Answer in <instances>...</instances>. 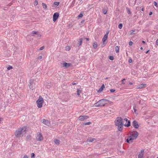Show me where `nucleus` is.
<instances>
[{"label":"nucleus","mask_w":158,"mask_h":158,"mask_svg":"<svg viewBox=\"0 0 158 158\" xmlns=\"http://www.w3.org/2000/svg\"><path fill=\"white\" fill-rule=\"evenodd\" d=\"M83 16V14L81 13L78 16V18H82V17Z\"/></svg>","instance_id":"f704fd0d"},{"label":"nucleus","mask_w":158,"mask_h":158,"mask_svg":"<svg viewBox=\"0 0 158 158\" xmlns=\"http://www.w3.org/2000/svg\"><path fill=\"white\" fill-rule=\"evenodd\" d=\"M146 85V84H142L137 87V88L138 89H142L143 88H144L145 85Z\"/></svg>","instance_id":"4468645a"},{"label":"nucleus","mask_w":158,"mask_h":158,"mask_svg":"<svg viewBox=\"0 0 158 158\" xmlns=\"http://www.w3.org/2000/svg\"><path fill=\"white\" fill-rule=\"evenodd\" d=\"M88 118V117L87 116L82 115L80 116L78 119L79 120L83 121L85 119H87Z\"/></svg>","instance_id":"9b49d317"},{"label":"nucleus","mask_w":158,"mask_h":158,"mask_svg":"<svg viewBox=\"0 0 158 158\" xmlns=\"http://www.w3.org/2000/svg\"><path fill=\"white\" fill-rule=\"evenodd\" d=\"M44 46H42L40 48L39 50H40V51L42 50L43 49H44Z\"/></svg>","instance_id":"37998d69"},{"label":"nucleus","mask_w":158,"mask_h":158,"mask_svg":"<svg viewBox=\"0 0 158 158\" xmlns=\"http://www.w3.org/2000/svg\"><path fill=\"white\" fill-rule=\"evenodd\" d=\"M134 112H136V110L134 108Z\"/></svg>","instance_id":"69168bd1"},{"label":"nucleus","mask_w":158,"mask_h":158,"mask_svg":"<svg viewBox=\"0 0 158 158\" xmlns=\"http://www.w3.org/2000/svg\"><path fill=\"white\" fill-rule=\"evenodd\" d=\"M115 49L116 53H118L119 52V48L118 46L115 47Z\"/></svg>","instance_id":"5701e85b"},{"label":"nucleus","mask_w":158,"mask_h":158,"mask_svg":"<svg viewBox=\"0 0 158 158\" xmlns=\"http://www.w3.org/2000/svg\"><path fill=\"white\" fill-rule=\"evenodd\" d=\"M85 39H86V40H87V41H89V38H85Z\"/></svg>","instance_id":"6e6d98bb"},{"label":"nucleus","mask_w":158,"mask_h":158,"mask_svg":"<svg viewBox=\"0 0 158 158\" xmlns=\"http://www.w3.org/2000/svg\"><path fill=\"white\" fill-rule=\"evenodd\" d=\"M118 27L120 29H121L123 27V24L122 23H120L118 26Z\"/></svg>","instance_id":"2f4dec72"},{"label":"nucleus","mask_w":158,"mask_h":158,"mask_svg":"<svg viewBox=\"0 0 158 158\" xmlns=\"http://www.w3.org/2000/svg\"><path fill=\"white\" fill-rule=\"evenodd\" d=\"M84 21H82L81 22V23H83V22Z\"/></svg>","instance_id":"774afa93"},{"label":"nucleus","mask_w":158,"mask_h":158,"mask_svg":"<svg viewBox=\"0 0 158 158\" xmlns=\"http://www.w3.org/2000/svg\"><path fill=\"white\" fill-rule=\"evenodd\" d=\"M109 59L111 60H113L114 59V58L113 56H110L109 57Z\"/></svg>","instance_id":"72a5a7b5"},{"label":"nucleus","mask_w":158,"mask_h":158,"mask_svg":"<svg viewBox=\"0 0 158 158\" xmlns=\"http://www.w3.org/2000/svg\"><path fill=\"white\" fill-rule=\"evenodd\" d=\"M128 123L127 124H125L124 125L127 127H129L131 125V123L130 121L129 120H128L127 121Z\"/></svg>","instance_id":"4be33fe9"},{"label":"nucleus","mask_w":158,"mask_h":158,"mask_svg":"<svg viewBox=\"0 0 158 158\" xmlns=\"http://www.w3.org/2000/svg\"><path fill=\"white\" fill-rule=\"evenodd\" d=\"M152 14V12H150L149 13V15H151Z\"/></svg>","instance_id":"603ef678"},{"label":"nucleus","mask_w":158,"mask_h":158,"mask_svg":"<svg viewBox=\"0 0 158 158\" xmlns=\"http://www.w3.org/2000/svg\"><path fill=\"white\" fill-rule=\"evenodd\" d=\"M141 10L142 11H143L144 10V8H142Z\"/></svg>","instance_id":"13d9d810"},{"label":"nucleus","mask_w":158,"mask_h":158,"mask_svg":"<svg viewBox=\"0 0 158 158\" xmlns=\"http://www.w3.org/2000/svg\"><path fill=\"white\" fill-rule=\"evenodd\" d=\"M60 4V2H55L54 3V5L56 6H58Z\"/></svg>","instance_id":"473e14b6"},{"label":"nucleus","mask_w":158,"mask_h":158,"mask_svg":"<svg viewBox=\"0 0 158 158\" xmlns=\"http://www.w3.org/2000/svg\"><path fill=\"white\" fill-rule=\"evenodd\" d=\"M43 102L44 100L43 98L41 96H40L39 99L36 101L37 107L39 108H41L42 106Z\"/></svg>","instance_id":"20e7f679"},{"label":"nucleus","mask_w":158,"mask_h":158,"mask_svg":"<svg viewBox=\"0 0 158 158\" xmlns=\"http://www.w3.org/2000/svg\"><path fill=\"white\" fill-rule=\"evenodd\" d=\"M126 80V79L125 78H124L122 80V84H125V83L123 82L124 81V80Z\"/></svg>","instance_id":"de8ad7c7"},{"label":"nucleus","mask_w":158,"mask_h":158,"mask_svg":"<svg viewBox=\"0 0 158 158\" xmlns=\"http://www.w3.org/2000/svg\"><path fill=\"white\" fill-rule=\"evenodd\" d=\"M59 16V14L58 13H55L53 15V21L55 22L58 18Z\"/></svg>","instance_id":"6e6552de"},{"label":"nucleus","mask_w":158,"mask_h":158,"mask_svg":"<svg viewBox=\"0 0 158 158\" xmlns=\"http://www.w3.org/2000/svg\"><path fill=\"white\" fill-rule=\"evenodd\" d=\"M139 135L138 133L136 131H135L131 132V135L130 136V137L132 138V140L136 139L138 137Z\"/></svg>","instance_id":"39448f33"},{"label":"nucleus","mask_w":158,"mask_h":158,"mask_svg":"<svg viewBox=\"0 0 158 158\" xmlns=\"http://www.w3.org/2000/svg\"><path fill=\"white\" fill-rule=\"evenodd\" d=\"M42 58V56H39L38 57V60H40V59H41Z\"/></svg>","instance_id":"49530a36"},{"label":"nucleus","mask_w":158,"mask_h":158,"mask_svg":"<svg viewBox=\"0 0 158 158\" xmlns=\"http://www.w3.org/2000/svg\"><path fill=\"white\" fill-rule=\"evenodd\" d=\"M35 156V154L34 153H32L31 154V158H34Z\"/></svg>","instance_id":"4c0bfd02"},{"label":"nucleus","mask_w":158,"mask_h":158,"mask_svg":"<svg viewBox=\"0 0 158 158\" xmlns=\"http://www.w3.org/2000/svg\"><path fill=\"white\" fill-rule=\"evenodd\" d=\"M37 141H41L43 139V137L42 134L39 132L37 133V135L36 137Z\"/></svg>","instance_id":"423d86ee"},{"label":"nucleus","mask_w":158,"mask_h":158,"mask_svg":"<svg viewBox=\"0 0 158 158\" xmlns=\"http://www.w3.org/2000/svg\"><path fill=\"white\" fill-rule=\"evenodd\" d=\"M132 138H131L130 136H129V138H128L127 139H126V142L128 143H130V141L131 142H132Z\"/></svg>","instance_id":"6ab92c4d"},{"label":"nucleus","mask_w":158,"mask_h":158,"mask_svg":"<svg viewBox=\"0 0 158 158\" xmlns=\"http://www.w3.org/2000/svg\"><path fill=\"white\" fill-rule=\"evenodd\" d=\"M144 152V150H141V153H143Z\"/></svg>","instance_id":"4d7b16f0"},{"label":"nucleus","mask_w":158,"mask_h":158,"mask_svg":"<svg viewBox=\"0 0 158 158\" xmlns=\"http://www.w3.org/2000/svg\"><path fill=\"white\" fill-rule=\"evenodd\" d=\"M70 47L69 46H67L66 47V49L67 50L69 51L70 49Z\"/></svg>","instance_id":"a19ab883"},{"label":"nucleus","mask_w":158,"mask_h":158,"mask_svg":"<svg viewBox=\"0 0 158 158\" xmlns=\"http://www.w3.org/2000/svg\"><path fill=\"white\" fill-rule=\"evenodd\" d=\"M152 23V22H148L147 23H146V27H149L150 26V25Z\"/></svg>","instance_id":"c85d7f7f"},{"label":"nucleus","mask_w":158,"mask_h":158,"mask_svg":"<svg viewBox=\"0 0 158 158\" xmlns=\"http://www.w3.org/2000/svg\"><path fill=\"white\" fill-rule=\"evenodd\" d=\"M110 91L111 92H114L115 91V89H110Z\"/></svg>","instance_id":"c03bdc74"},{"label":"nucleus","mask_w":158,"mask_h":158,"mask_svg":"<svg viewBox=\"0 0 158 158\" xmlns=\"http://www.w3.org/2000/svg\"><path fill=\"white\" fill-rule=\"evenodd\" d=\"M124 120L126 122H127L128 120L127 118H125L124 119H123V121Z\"/></svg>","instance_id":"8fccbe9b"},{"label":"nucleus","mask_w":158,"mask_h":158,"mask_svg":"<svg viewBox=\"0 0 158 158\" xmlns=\"http://www.w3.org/2000/svg\"><path fill=\"white\" fill-rule=\"evenodd\" d=\"M81 92V90L79 89H78L77 90V95L79 96L80 95V93Z\"/></svg>","instance_id":"cd10ccee"},{"label":"nucleus","mask_w":158,"mask_h":158,"mask_svg":"<svg viewBox=\"0 0 158 158\" xmlns=\"http://www.w3.org/2000/svg\"><path fill=\"white\" fill-rule=\"evenodd\" d=\"M28 157L27 155H25L23 157V158H28Z\"/></svg>","instance_id":"3c124183"},{"label":"nucleus","mask_w":158,"mask_h":158,"mask_svg":"<svg viewBox=\"0 0 158 158\" xmlns=\"http://www.w3.org/2000/svg\"><path fill=\"white\" fill-rule=\"evenodd\" d=\"M33 82L34 80L33 79L30 80L29 81V84L28 85L29 88L32 90H33L34 89L33 85H34L35 84Z\"/></svg>","instance_id":"0eeeda50"},{"label":"nucleus","mask_w":158,"mask_h":158,"mask_svg":"<svg viewBox=\"0 0 158 158\" xmlns=\"http://www.w3.org/2000/svg\"><path fill=\"white\" fill-rule=\"evenodd\" d=\"M143 153H140L138 155V158H142L143 156Z\"/></svg>","instance_id":"b1692460"},{"label":"nucleus","mask_w":158,"mask_h":158,"mask_svg":"<svg viewBox=\"0 0 158 158\" xmlns=\"http://www.w3.org/2000/svg\"><path fill=\"white\" fill-rule=\"evenodd\" d=\"M129 84L130 85H131L133 84V83L131 82H130L129 83Z\"/></svg>","instance_id":"0e129e2a"},{"label":"nucleus","mask_w":158,"mask_h":158,"mask_svg":"<svg viewBox=\"0 0 158 158\" xmlns=\"http://www.w3.org/2000/svg\"><path fill=\"white\" fill-rule=\"evenodd\" d=\"M154 5L155 6H156V7L158 6L157 3L155 1L154 2Z\"/></svg>","instance_id":"79ce46f5"},{"label":"nucleus","mask_w":158,"mask_h":158,"mask_svg":"<svg viewBox=\"0 0 158 158\" xmlns=\"http://www.w3.org/2000/svg\"><path fill=\"white\" fill-rule=\"evenodd\" d=\"M105 88V86L104 84H103L101 87H100V88L98 90V92H101L103 90V89Z\"/></svg>","instance_id":"f3484780"},{"label":"nucleus","mask_w":158,"mask_h":158,"mask_svg":"<svg viewBox=\"0 0 158 158\" xmlns=\"http://www.w3.org/2000/svg\"><path fill=\"white\" fill-rule=\"evenodd\" d=\"M73 85H75L76 84V83H74V82H73L72 83Z\"/></svg>","instance_id":"e2e57ef3"},{"label":"nucleus","mask_w":158,"mask_h":158,"mask_svg":"<svg viewBox=\"0 0 158 158\" xmlns=\"http://www.w3.org/2000/svg\"><path fill=\"white\" fill-rule=\"evenodd\" d=\"M42 5L43 7L45 9H46L47 8V6L46 4L44 3H42Z\"/></svg>","instance_id":"c756f323"},{"label":"nucleus","mask_w":158,"mask_h":158,"mask_svg":"<svg viewBox=\"0 0 158 158\" xmlns=\"http://www.w3.org/2000/svg\"><path fill=\"white\" fill-rule=\"evenodd\" d=\"M135 30H132L130 31L131 35L134 34H135L134 33V32H135Z\"/></svg>","instance_id":"c9c22d12"},{"label":"nucleus","mask_w":158,"mask_h":158,"mask_svg":"<svg viewBox=\"0 0 158 158\" xmlns=\"http://www.w3.org/2000/svg\"><path fill=\"white\" fill-rule=\"evenodd\" d=\"M32 34V36H35V35H36L37 36L40 37L41 36V35L39 31H33L31 32Z\"/></svg>","instance_id":"1a4fd4ad"},{"label":"nucleus","mask_w":158,"mask_h":158,"mask_svg":"<svg viewBox=\"0 0 158 158\" xmlns=\"http://www.w3.org/2000/svg\"><path fill=\"white\" fill-rule=\"evenodd\" d=\"M128 62L130 63H131L132 62V60L131 58H130L129 59Z\"/></svg>","instance_id":"09e8293b"},{"label":"nucleus","mask_w":158,"mask_h":158,"mask_svg":"<svg viewBox=\"0 0 158 158\" xmlns=\"http://www.w3.org/2000/svg\"><path fill=\"white\" fill-rule=\"evenodd\" d=\"M90 124H91V123L90 122H88L86 123H83V125H89Z\"/></svg>","instance_id":"393cba45"},{"label":"nucleus","mask_w":158,"mask_h":158,"mask_svg":"<svg viewBox=\"0 0 158 158\" xmlns=\"http://www.w3.org/2000/svg\"><path fill=\"white\" fill-rule=\"evenodd\" d=\"M142 43L143 44H145V41H143V40L142 41Z\"/></svg>","instance_id":"bf43d9fd"},{"label":"nucleus","mask_w":158,"mask_h":158,"mask_svg":"<svg viewBox=\"0 0 158 158\" xmlns=\"http://www.w3.org/2000/svg\"><path fill=\"white\" fill-rule=\"evenodd\" d=\"M43 123L45 125L49 126L50 125V123L49 121L47 120L43 119Z\"/></svg>","instance_id":"f8f14e48"},{"label":"nucleus","mask_w":158,"mask_h":158,"mask_svg":"<svg viewBox=\"0 0 158 158\" xmlns=\"http://www.w3.org/2000/svg\"><path fill=\"white\" fill-rule=\"evenodd\" d=\"M109 101L106 99H102L94 104V105L96 107L104 106L107 103V102H109Z\"/></svg>","instance_id":"7ed1b4c3"},{"label":"nucleus","mask_w":158,"mask_h":158,"mask_svg":"<svg viewBox=\"0 0 158 158\" xmlns=\"http://www.w3.org/2000/svg\"><path fill=\"white\" fill-rule=\"evenodd\" d=\"M109 32V31H107L106 32V33L105 34H107V35L108 36V34Z\"/></svg>","instance_id":"864d4df0"},{"label":"nucleus","mask_w":158,"mask_h":158,"mask_svg":"<svg viewBox=\"0 0 158 158\" xmlns=\"http://www.w3.org/2000/svg\"><path fill=\"white\" fill-rule=\"evenodd\" d=\"M127 12L128 14H131V12L130 11V9L128 8H127Z\"/></svg>","instance_id":"e433bc0d"},{"label":"nucleus","mask_w":158,"mask_h":158,"mask_svg":"<svg viewBox=\"0 0 158 158\" xmlns=\"http://www.w3.org/2000/svg\"><path fill=\"white\" fill-rule=\"evenodd\" d=\"M103 13H104V14H106V13L107 12V10L106 9H103L102 10Z\"/></svg>","instance_id":"7c9ffc66"},{"label":"nucleus","mask_w":158,"mask_h":158,"mask_svg":"<svg viewBox=\"0 0 158 158\" xmlns=\"http://www.w3.org/2000/svg\"><path fill=\"white\" fill-rule=\"evenodd\" d=\"M71 64L70 63L64 62L63 64V66L66 67H69L70 66Z\"/></svg>","instance_id":"2eb2a0df"},{"label":"nucleus","mask_w":158,"mask_h":158,"mask_svg":"<svg viewBox=\"0 0 158 158\" xmlns=\"http://www.w3.org/2000/svg\"><path fill=\"white\" fill-rule=\"evenodd\" d=\"M96 139L95 138H89L88 139H87V141H88L90 142H93L94 140H95Z\"/></svg>","instance_id":"a211bd4d"},{"label":"nucleus","mask_w":158,"mask_h":158,"mask_svg":"<svg viewBox=\"0 0 158 158\" xmlns=\"http://www.w3.org/2000/svg\"><path fill=\"white\" fill-rule=\"evenodd\" d=\"M54 142L57 145H59L60 142L59 140L57 139H54Z\"/></svg>","instance_id":"aec40b11"},{"label":"nucleus","mask_w":158,"mask_h":158,"mask_svg":"<svg viewBox=\"0 0 158 158\" xmlns=\"http://www.w3.org/2000/svg\"><path fill=\"white\" fill-rule=\"evenodd\" d=\"M115 125L118 127V129L119 131H121L123 129V126L124 125L123 123V119L121 117H118L114 121Z\"/></svg>","instance_id":"f257e3e1"},{"label":"nucleus","mask_w":158,"mask_h":158,"mask_svg":"<svg viewBox=\"0 0 158 158\" xmlns=\"http://www.w3.org/2000/svg\"><path fill=\"white\" fill-rule=\"evenodd\" d=\"M140 49L141 50H142L143 49V47H141L140 48Z\"/></svg>","instance_id":"338daca9"},{"label":"nucleus","mask_w":158,"mask_h":158,"mask_svg":"<svg viewBox=\"0 0 158 158\" xmlns=\"http://www.w3.org/2000/svg\"><path fill=\"white\" fill-rule=\"evenodd\" d=\"M133 44V43L132 41H130L129 42V45H130V46L132 45Z\"/></svg>","instance_id":"a18cd8bd"},{"label":"nucleus","mask_w":158,"mask_h":158,"mask_svg":"<svg viewBox=\"0 0 158 158\" xmlns=\"http://www.w3.org/2000/svg\"><path fill=\"white\" fill-rule=\"evenodd\" d=\"M26 129L27 128L26 127L19 128L15 131V136L18 138L22 137L26 133Z\"/></svg>","instance_id":"f03ea898"},{"label":"nucleus","mask_w":158,"mask_h":158,"mask_svg":"<svg viewBox=\"0 0 158 158\" xmlns=\"http://www.w3.org/2000/svg\"><path fill=\"white\" fill-rule=\"evenodd\" d=\"M31 139L32 136L31 135H27L26 138V141H27L30 142L31 140Z\"/></svg>","instance_id":"ddd939ff"},{"label":"nucleus","mask_w":158,"mask_h":158,"mask_svg":"<svg viewBox=\"0 0 158 158\" xmlns=\"http://www.w3.org/2000/svg\"><path fill=\"white\" fill-rule=\"evenodd\" d=\"M2 121V118L0 117V123H1Z\"/></svg>","instance_id":"052dcab7"},{"label":"nucleus","mask_w":158,"mask_h":158,"mask_svg":"<svg viewBox=\"0 0 158 158\" xmlns=\"http://www.w3.org/2000/svg\"><path fill=\"white\" fill-rule=\"evenodd\" d=\"M13 68V67L12 66H9V67H8L7 68V69H8V70H10V69H11Z\"/></svg>","instance_id":"ea45409f"},{"label":"nucleus","mask_w":158,"mask_h":158,"mask_svg":"<svg viewBox=\"0 0 158 158\" xmlns=\"http://www.w3.org/2000/svg\"><path fill=\"white\" fill-rule=\"evenodd\" d=\"M149 50H148L147 51H146V52H145V53H146V54H147V53H148V52H149Z\"/></svg>","instance_id":"680f3d73"},{"label":"nucleus","mask_w":158,"mask_h":158,"mask_svg":"<svg viewBox=\"0 0 158 158\" xmlns=\"http://www.w3.org/2000/svg\"><path fill=\"white\" fill-rule=\"evenodd\" d=\"M132 125L134 127L137 129L139 127V125L138 124V122L135 120H134L132 123Z\"/></svg>","instance_id":"9d476101"},{"label":"nucleus","mask_w":158,"mask_h":158,"mask_svg":"<svg viewBox=\"0 0 158 158\" xmlns=\"http://www.w3.org/2000/svg\"><path fill=\"white\" fill-rule=\"evenodd\" d=\"M38 4V2L37 0H35L34 2V5L35 6H36Z\"/></svg>","instance_id":"58836bf2"},{"label":"nucleus","mask_w":158,"mask_h":158,"mask_svg":"<svg viewBox=\"0 0 158 158\" xmlns=\"http://www.w3.org/2000/svg\"><path fill=\"white\" fill-rule=\"evenodd\" d=\"M107 37L108 36L107 35V34H105L102 40L103 44H104V42H105L106 40L107 39Z\"/></svg>","instance_id":"dca6fc26"},{"label":"nucleus","mask_w":158,"mask_h":158,"mask_svg":"<svg viewBox=\"0 0 158 158\" xmlns=\"http://www.w3.org/2000/svg\"><path fill=\"white\" fill-rule=\"evenodd\" d=\"M93 47L94 48H96L97 47V43L95 42H94L93 44Z\"/></svg>","instance_id":"a878e982"},{"label":"nucleus","mask_w":158,"mask_h":158,"mask_svg":"<svg viewBox=\"0 0 158 158\" xmlns=\"http://www.w3.org/2000/svg\"><path fill=\"white\" fill-rule=\"evenodd\" d=\"M156 44L157 45H158V39H157L156 41Z\"/></svg>","instance_id":"5fc2aeb1"},{"label":"nucleus","mask_w":158,"mask_h":158,"mask_svg":"<svg viewBox=\"0 0 158 158\" xmlns=\"http://www.w3.org/2000/svg\"><path fill=\"white\" fill-rule=\"evenodd\" d=\"M82 39H80L79 40L78 43L77 45L78 46H80L82 43Z\"/></svg>","instance_id":"412c9836"},{"label":"nucleus","mask_w":158,"mask_h":158,"mask_svg":"<svg viewBox=\"0 0 158 158\" xmlns=\"http://www.w3.org/2000/svg\"><path fill=\"white\" fill-rule=\"evenodd\" d=\"M131 73L132 75H135L136 74V73L134 70H132L131 71Z\"/></svg>","instance_id":"bb28decb"}]
</instances>
